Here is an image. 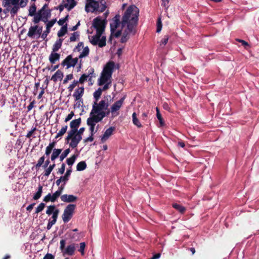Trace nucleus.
Listing matches in <instances>:
<instances>
[{"instance_id":"nucleus-1","label":"nucleus","mask_w":259,"mask_h":259,"mask_svg":"<svg viewBox=\"0 0 259 259\" xmlns=\"http://www.w3.org/2000/svg\"><path fill=\"white\" fill-rule=\"evenodd\" d=\"M139 14V9L131 5L124 12L121 21L120 16L116 15L110 21L111 36L118 37L121 35V42H126L136 32ZM109 40H111V37Z\"/></svg>"},{"instance_id":"nucleus-2","label":"nucleus","mask_w":259,"mask_h":259,"mask_svg":"<svg viewBox=\"0 0 259 259\" xmlns=\"http://www.w3.org/2000/svg\"><path fill=\"white\" fill-rule=\"evenodd\" d=\"M108 106V103L105 100H102L99 102H93L90 116L87 121L96 124L101 122L109 114V112L106 111Z\"/></svg>"},{"instance_id":"nucleus-3","label":"nucleus","mask_w":259,"mask_h":259,"mask_svg":"<svg viewBox=\"0 0 259 259\" xmlns=\"http://www.w3.org/2000/svg\"><path fill=\"white\" fill-rule=\"evenodd\" d=\"M93 27L96 30V34L93 36H89L91 43L94 45H98L102 48L106 46V36H102L105 30V22L99 17L95 18L93 21Z\"/></svg>"},{"instance_id":"nucleus-4","label":"nucleus","mask_w":259,"mask_h":259,"mask_svg":"<svg viewBox=\"0 0 259 259\" xmlns=\"http://www.w3.org/2000/svg\"><path fill=\"white\" fill-rule=\"evenodd\" d=\"M114 68L115 63L113 62H109L106 64L98 80L99 85H102L106 82H111L112 75Z\"/></svg>"},{"instance_id":"nucleus-5","label":"nucleus","mask_w":259,"mask_h":259,"mask_svg":"<svg viewBox=\"0 0 259 259\" xmlns=\"http://www.w3.org/2000/svg\"><path fill=\"white\" fill-rule=\"evenodd\" d=\"M106 8V3L103 1L87 0L85 10L87 12L99 11L103 12Z\"/></svg>"},{"instance_id":"nucleus-6","label":"nucleus","mask_w":259,"mask_h":259,"mask_svg":"<svg viewBox=\"0 0 259 259\" xmlns=\"http://www.w3.org/2000/svg\"><path fill=\"white\" fill-rule=\"evenodd\" d=\"M46 212L48 215H52L51 218L49 220L47 226V230H49L52 227L56 224L59 213V210L58 208H56L55 205H51L47 207Z\"/></svg>"},{"instance_id":"nucleus-7","label":"nucleus","mask_w":259,"mask_h":259,"mask_svg":"<svg viewBox=\"0 0 259 259\" xmlns=\"http://www.w3.org/2000/svg\"><path fill=\"white\" fill-rule=\"evenodd\" d=\"M60 249L63 256L65 255H73L75 253L76 247L78 246L77 244L72 243L67 246H65L66 241L64 239H62L60 242Z\"/></svg>"},{"instance_id":"nucleus-8","label":"nucleus","mask_w":259,"mask_h":259,"mask_svg":"<svg viewBox=\"0 0 259 259\" xmlns=\"http://www.w3.org/2000/svg\"><path fill=\"white\" fill-rule=\"evenodd\" d=\"M51 16V11L50 10H39L33 17V22L35 24H37L40 21L46 23L48 22V20L49 18H50Z\"/></svg>"},{"instance_id":"nucleus-9","label":"nucleus","mask_w":259,"mask_h":259,"mask_svg":"<svg viewBox=\"0 0 259 259\" xmlns=\"http://www.w3.org/2000/svg\"><path fill=\"white\" fill-rule=\"evenodd\" d=\"M75 205L73 204H68L64 209V212L62 215V220L64 223H68L72 218Z\"/></svg>"},{"instance_id":"nucleus-10","label":"nucleus","mask_w":259,"mask_h":259,"mask_svg":"<svg viewBox=\"0 0 259 259\" xmlns=\"http://www.w3.org/2000/svg\"><path fill=\"white\" fill-rule=\"evenodd\" d=\"M69 137V132L68 133L67 136L65 138L66 143H69V147L72 149L76 148L78 143L82 139V137L74 134L70 137Z\"/></svg>"},{"instance_id":"nucleus-11","label":"nucleus","mask_w":259,"mask_h":259,"mask_svg":"<svg viewBox=\"0 0 259 259\" xmlns=\"http://www.w3.org/2000/svg\"><path fill=\"white\" fill-rule=\"evenodd\" d=\"M42 27L38 25L31 26L28 30L27 35L31 38L38 39L42 33Z\"/></svg>"},{"instance_id":"nucleus-12","label":"nucleus","mask_w":259,"mask_h":259,"mask_svg":"<svg viewBox=\"0 0 259 259\" xmlns=\"http://www.w3.org/2000/svg\"><path fill=\"white\" fill-rule=\"evenodd\" d=\"M125 99V96H124L119 100L115 102L110 108V111L113 116H116L118 115V111L120 110L121 107L122 106L124 100Z\"/></svg>"},{"instance_id":"nucleus-13","label":"nucleus","mask_w":259,"mask_h":259,"mask_svg":"<svg viewBox=\"0 0 259 259\" xmlns=\"http://www.w3.org/2000/svg\"><path fill=\"white\" fill-rule=\"evenodd\" d=\"M78 62V58H73L71 55H68L62 61L61 65L63 66H66V68L68 69L71 67H74Z\"/></svg>"},{"instance_id":"nucleus-14","label":"nucleus","mask_w":259,"mask_h":259,"mask_svg":"<svg viewBox=\"0 0 259 259\" xmlns=\"http://www.w3.org/2000/svg\"><path fill=\"white\" fill-rule=\"evenodd\" d=\"M87 124L89 126L90 136L89 137L87 138L86 139H84V142H92L94 140L93 136L97 132L98 125L97 127V129L95 130L96 124L94 123L89 122L88 121H87Z\"/></svg>"},{"instance_id":"nucleus-15","label":"nucleus","mask_w":259,"mask_h":259,"mask_svg":"<svg viewBox=\"0 0 259 259\" xmlns=\"http://www.w3.org/2000/svg\"><path fill=\"white\" fill-rule=\"evenodd\" d=\"M81 123V118H78V119H76L73 120L71 121L70 123V126L71 127V130L69 131V137L71 135L75 134L76 131H77V128L79 127Z\"/></svg>"},{"instance_id":"nucleus-16","label":"nucleus","mask_w":259,"mask_h":259,"mask_svg":"<svg viewBox=\"0 0 259 259\" xmlns=\"http://www.w3.org/2000/svg\"><path fill=\"white\" fill-rule=\"evenodd\" d=\"M84 92V89L83 87H79L75 90V92L73 94V97L74 98L76 101L78 102L81 101V98L83 95Z\"/></svg>"},{"instance_id":"nucleus-17","label":"nucleus","mask_w":259,"mask_h":259,"mask_svg":"<svg viewBox=\"0 0 259 259\" xmlns=\"http://www.w3.org/2000/svg\"><path fill=\"white\" fill-rule=\"evenodd\" d=\"M115 127L114 126H111L107 129L104 132V134L101 138V140L102 143L106 142L109 137L113 134Z\"/></svg>"},{"instance_id":"nucleus-18","label":"nucleus","mask_w":259,"mask_h":259,"mask_svg":"<svg viewBox=\"0 0 259 259\" xmlns=\"http://www.w3.org/2000/svg\"><path fill=\"white\" fill-rule=\"evenodd\" d=\"M94 69H91L89 70L90 73L88 74H83L80 77L78 82L80 83H83L86 80L91 81L93 76Z\"/></svg>"},{"instance_id":"nucleus-19","label":"nucleus","mask_w":259,"mask_h":259,"mask_svg":"<svg viewBox=\"0 0 259 259\" xmlns=\"http://www.w3.org/2000/svg\"><path fill=\"white\" fill-rule=\"evenodd\" d=\"M62 201L67 203L73 202L77 200V197L73 195L64 194L61 196Z\"/></svg>"},{"instance_id":"nucleus-20","label":"nucleus","mask_w":259,"mask_h":259,"mask_svg":"<svg viewBox=\"0 0 259 259\" xmlns=\"http://www.w3.org/2000/svg\"><path fill=\"white\" fill-rule=\"evenodd\" d=\"M58 197H59L55 194V193H54L53 194L49 193L44 197L43 201L46 202L49 201L54 202L57 200Z\"/></svg>"},{"instance_id":"nucleus-21","label":"nucleus","mask_w":259,"mask_h":259,"mask_svg":"<svg viewBox=\"0 0 259 259\" xmlns=\"http://www.w3.org/2000/svg\"><path fill=\"white\" fill-rule=\"evenodd\" d=\"M60 57V55L57 53V52L52 51L49 56V61L52 64H55V62L59 60Z\"/></svg>"},{"instance_id":"nucleus-22","label":"nucleus","mask_w":259,"mask_h":259,"mask_svg":"<svg viewBox=\"0 0 259 259\" xmlns=\"http://www.w3.org/2000/svg\"><path fill=\"white\" fill-rule=\"evenodd\" d=\"M20 0H4L3 6L7 8H11V5L19 6Z\"/></svg>"},{"instance_id":"nucleus-23","label":"nucleus","mask_w":259,"mask_h":259,"mask_svg":"<svg viewBox=\"0 0 259 259\" xmlns=\"http://www.w3.org/2000/svg\"><path fill=\"white\" fill-rule=\"evenodd\" d=\"M63 77V74L61 71L58 70L52 76L51 80L56 82L58 80H61Z\"/></svg>"},{"instance_id":"nucleus-24","label":"nucleus","mask_w":259,"mask_h":259,"mask_svg":"<svg viewBox=\"0 0 259 259\" xmlns=\"http://www.w3.org/2000/svg\"><path fill=\"white\" fill-rule=\"evenodd\" d=\"M61 152V149H56L54 148L52 154L51 156V160L53 161H54L55 160L59 157Z\"/></svg>"},{"instance_id":"nucleus-25","label":"nucleus","mask_w":259,"mask_h":259,"mask_svg":"<svg viewBox=\"0 0 259 259\" xmlns=\"http://www.w3.org/2000/svg\"><path fill=\"white\" fill-rule=\"evenodd\" d=\"M56 144V142H52L49 143V145L46 147L45 150V155L47 156H49L50 155L52 151H53L54 148L55 147Z\"/></svg>"},{"instance_id":"nucleus-26","label":"nucleus","mask_w":259,"mask_h":259,"mask_svg":"<svg viewBox=\"0 0 259 259\" xmlns=\"http://www.w3.org/2000/svg\"><path fill=\"white\" fill-rule=\"evenodd\" d=\"M63 39L61 38L58 39L54 44L52 48V51L57 52L61 47Z\"/></svg>"},{"instance_id":"nucleus-27","label":"nucleus","mask_w":259,"mask_h":259,"mask_svg":"<svg viewBox=\"0 0 259 259\" xmlns=\"http://www.w3.org/2000/svg\"><path fill=\"white\" fill-rule=\"evenodd\" d=\"M66 3L65 4V8L68 11L73 9L76 5L74 0H66Z\"/></svg>"},{"instance_id":"nucleus-28","label":"nucleus","mask_w":259,"mask_h":259,"mask_svg":"<svg viewBox=\"0 0 259 259\" xmlns=\"http://www.w3.org/2000/svg\"><path fill=\"white\" fill-rule=\"evenodd\" d=\"M42 186L39 185L36 192L34 194L33 199L35 200H38L40 198L42 193Z\"/></svg>"},{"instance_id":"nucleus-29","label":"nucleus","mask_w":259,"mask_h":259,"mask_svg":"<svg viewBox=\"0 0 259 259\" xmlns=\"http://www.w3.org/2000/svg\"><path fill=\"white\" fill-rule=\"evenodd\" d=\"M102 92L101 88H99L93 94L94 101V102H98L99 99H100Z\"/></svg>"},{"instance_id":"nucleus-30","label":"nucleus","mask_w":259,"mask_h":259,"mask_svg":"<svg viewBox=\"0 0 259 259\" xmlns=\"http://www.w3.org/2000/svg\"><path fill=\"white\" fill-rule=\"evenodd\" d=\"M67 32V24L62 26L61 29L58 31L57 35L60 37L63 36Z\"/></svg>"},{"instance_id":"nucleus-31","label":"nucleus","mask_w":259,"mask_h":259,"mask_svg":"<svg viewBox=\"0 0 259 259\" xmlns=\"http://www.w3.org/2000/svg\"><path fill=\"white\" fill-rule=\"evenodd\" d=\"M90 50L88 47H85L83 48L82 51L80 53V55L78 56V59H81L82 58L88 56L89 54Z\"/></svg>"},{"instance_id":"nucleus-32","label":"nucleus","mask_w":259,"mask_h":259,"mask_svg":"<svg viewBox=\"0 0 259 259\" xmlns=\"http://www.w3.org/2000/svg\"><path fill=\"white\" fill-rule=\"evenodd\" d=\"M87 167V164L85 161H82L78 163L76 165V170L77 171H82L84 170Z\"/></svg>"},{"instance_id":"nucleus-33","label":"nucleus","mask_w":259,"mask_h":259,"mask_svg":"<svg viewBox=\"0 0 259 259\" xmlns=\"http://www.w3.org/2000/svg\"><path fill=\"white\" fill-rule=\"evenodd\" d=\"M132 119L133 123L136 125L138 127H142V124L139 121V119L137 118V114L135 112H134L132 114Z\"/></svg>"},{"instance_id":"nucleus-34","label":"nucleus","mask_w":259,"mask_h":259,"mask_svg":"<svg viewBox=\"0 0 259 259\" xmlns=\"http://www.w3.org/2000/svg\"><path fill=\"white\" fill-rule=\"evenodd\" d=\"M172 206L174 208H175L176 210H177L180 212L183 213L186 210V208L183 206L178 204V203H174L172 204Z\"/></svg>"},{"instance_id":"nucleus-35","label":"nucleus","mask_w":259,"mask_h":259,"mask_svg":"<svg viewBox=\"0 0 259 259\" xmlns=\"http://www.w3.org/2000/svg\"><path fill=\"white\" fill-rule=\"evenodd\" d=\"M55 167V163H53V164H51L49 166H48L45 170L44 176H46V177H48L50 175V174L51 173V172L52 171V170H53V169Z\"/></svg>"},{"instance_id":"nucleus-36","label":"nucleus","mask_w":259,"mask_h":259,"mask_svg":"<svg viewBox=\"0 0 259 259\" xmlns=\"http://www.w3.org/2000/svg\"><path fill=\"white\" fill-rule=\"evenodd\" d=\"M77 155L74 154V155H73L71 157L67 158L66 159V163H67V164L68 165L70 166V167H71V166L75 162V160L77 158Z\"/></svg>"},{"instance_id":"nucleus-37","label":"nucleus","mask_w":259,"mask_h":259,"mask_svg":"<svg viewBox=\"0 0 259 259\" xmlns=\"http://www.w3.org/2000/svg\"><path fill=\"white\" fill-rule=\"evenodd\" d=\"M68 128L67 125H64L62 127L61 130L59 131V132L57 133V135L55 137L56 139H57L58 138L60 137H62L67 131Z\"/></svg>"},{"instance_id":"nucleus-38","label":"nucleus","mask_w":259,"mask_h":259,"mask_svg":"<svg viewBox=\"0 0 259 259\" xmlns=\"http://www.w3.org/2000/svg\"><path fill=\"white\" fill-rule=\"evenodd\" d=\"M13 7H12L11 9H9V8H7L8 10L10 11L11 15L12 16H14L17 13L19 9V6H15L13 5Z\"/></svg>"},{"instance_id":"nucleus-39","label":"nucleus","mask_w":259,"mask_h":259,"mask_svg":"<svg viewBox=\"0 0 259 259\" xmlns=\"http://www.w3.org/2000/svg\"><path fill=\"white\" fill-rule=\"evenodd\" d=\"M79 33L78 31H76L71 34L69 40L70 41L73 42L79 39Z\"/></svg>"},{"instance_id":"nucleus-40","label":"nucleus","mask_w":259,"mask_h":259,"mask_svg":"<svg viewBox=\"0 0 259 259\" xmlns=\"http://www.w3.org/2000/svg\"><path fill=\"white\" fill-rule=\"evenodd\" d=\"M36 7L35 4L32 5L29 9V15L30 16H34L35 15Z\"/></svg>"},{"instance_id":"nucleus-41","label":"nucleus","mask_w":259,"mask_h":259,"mask_svg":"<svg viewBox=\"0 0 259 259\" xmlns=\"http://www.w3.org/2000/svg\"><path fill=\"white\" fill-rule=\"evenodd\" d=\"M85 246H86L85 243L84 242H81L79 244V248L78 250L79 252H80V254L81 255H84V249L85 248Z\"/></svg>"},{"instance_id":"nucleus-42","label":"nucleus","mask_w":259,"mask_h":259,"mask_svg":"<svg viewBox=\"0 0 259 259\" xmlns=\"http://www.w3.org/2000/svg\"><path fill=\"white\" fill-rule=\"evenodd\" d=\"M156 117H157V119H158L160 125L161 126H162L164 124V122L163 121L161 114L160 113L159 110L157 107L156 108Z\"/></svg>"},{"instance_id":"nucleus-43","label":"nucleus","mask_w":259,"mask_h":259,"mask_svg":"<svg viewBox=\"0 0 259 259\" xmlns=\"http://www.w3.org/2000/svg\"><path fill=\"white\" fill-rule=\"evenodd\" d=\"M65 185L61 184L59 186L58 189L55 192V194L59 197L62 193L63 190L65 188Z\"/></svg>"},{"instance_id":"nucleus-44","label":"nucleus","mask_w":259,"mask_h":259,"mask_svg":"<svg viewBox=\"0 0 259 259\" xmlns=\"http://www.w3.org/2000/svg\"><path fill=\"white\" fill-rule=\"evenodd\" d=\"M45 207V204L44 203H40L37 207L35 209V213H38L39 212L41 211Z\"/></svg>"},{"instance_id":"nucleus-45","label":"nucleus","mask_w":259,"mask_h":259,"mask_svg":"<svg viewBox=\"0 0 259 259\" xmlns=\"http://www.w3.org/2000/svg\"><path fill=\"white\" fill-rule=\"evenodd\" d=\"M56 19H52L51 21H48L46 22V28L50 29L51 27L53 26L54 24L56 23Z\"/></svg>"},{"instance_id":"nucleus-46","label":"nucleus","mask_w":259,"mask_h":259,"mask_svg":"<svg viewBox=\"0 0 259 259\" xmlns=\"http://www.w3.org/2000/svg\"><path fill=\"white\" fill-rule=\"evenodd\" d=\"M78 83H79L78 80H74L68 88L69 92H71L73 90L74 88L77 85Z\"/></svg>"},{"instance_id":"nucleus-47","label":"nucleus","mask_w":259,"mask_h":259,"mask_svg":"<svg viewBox=\"0 0 259 259\" xmlns=\"http://www.w3.org/2000/svg\"><path fill=\"white\" fill-rule=\"evenodd\" d=\"M45 159V155L41 156L38 160L37 163L36 164V167H40L42 164L44 163Z\"/></svg>"},{"instance_id":"nucleus-48","label":"nucleus","mask_w":259,"mask_h":259,"mask_svg":"<svg viewBox=\"0 0 259 259\" xmlns=\"http://www.w3.org/2000/svg\"><path fill=\"white\" fill-rule=\"evenodd\" d=\"M50 32V29L46 28V30L43 32V33H41L40 37H41V38L43 39H45L47 37Z\"/></svg>"},{"instance_id":"nucleus-49","label":"nucleus","mask_w":259,"mask_h":259,"mask_svg":"<svg viewBox=\"0 0 259 259\" xmlns=\"http://www.w3.org/2000/svg\"><path fill=\"white\" fill-rule=\"evenodd\" d=\"M68 15H67L65 17L60 19L58 21V24L60 26H64V23L66 22V21H67V20L68 19Z\"/></svg>"},{"instance_id":"nucleus-50","label":"nucleus","mask_w":259,"mask_h":259,"mask_svg":"<svg viewBox=\"0 0 259 259\" xmlns=\"http://www.w3.org/2000/svg\"><path fill=\"white\" fill-rule=\"evenodd\" d=\"M168 36L167 35H165L164 37L161 39L160 41V46H165L168 42Z\"/></svg>"},{"instance_id":"nucleus-51","label":"nucleus","mask_w":259,"mask_h":259,"mask_svg":"<svg viewBox=\"0 0 259 259\" xmlns=\"http://www.w3.org/2000/svg\"><path fill=\"white\" fill-rule=\"evenodd\" d=\"M161 28H162V23H161V21L160 20V18H159L157 21L156 32L158 33L160 32V31L161 30Z\"/></svg>"},{"instance_id":"nucleus-52","label":"nucleus","mask_w":259,"mask_h":259,"mask_svg":"<svg viewBox=\"0 0 259 259\" xmlns=\"http://www.w3.org/2000/svg\"><path fill=\"white\" fill-rule=\"evenodd\" d=\"M59 178L61 180V183H62V184L65 185L69 179L68 177H66L65 175L60 177Z\"/></svg>"},{"instance_id":"nucleus-53","label":"nucleus","mask_w":259,"mask_h":259,"mask_svg":"<svg viewBox=\"0 0 259 259\" xmlns=\"http://www.w3.org/2000/svg\"><path fill=\"white\" fill-rule=\"evenodd\" d=\"M81 48H83V43L82 42H79L77 46L74 49V51L79 52L81 50Z\"/></svg>"},{"instance_id":"nucleus-54","label":"nucleus","mask_w":259,"mask_h":259,"mask_svg":"<svg viewBox=\"0 0 259 259\" xmlns=\"http://www.w3.org/2000/svg\"><path fill=\"white\" fill-rule=\"evenodd\" d=\"M65 169V164L64 163H63L61 164V167L58 169L57 173L59 174H60V175H62L64 172Z\"/></svg>"},{"instance_id":"nucleus-55","label":"nucleus","mask_w":259,"mask_h":259,"mask_svg":"<svg viewBox=\"0 0 259 259\" xmlns=\"http://www.w3.org/2000/svg\"><path fill=\"white\" fill-rule=\"evenodd\" d=\"M103 88H101L102 92L107 90L111 86V82H106L103 84Z\"/></svg>"},{"instance_id":"nucleus-56","label":"nucleus","mask_w":259,"mask_h":259,"mask_svg":"<svg viewBox=\"0 0 259 259\" xmlns=\"http://www.w3.org/2000/svg\"><path fill=\"white\" fill-rule=\"evenodd\" d=\"M74 115V112L73 111H71L65 118L64 121L67 122L71 120L73 116Z\"/></svg>"},{"instance_id":"nucleus-57","label":"nucleus","mask_w":259,"mask_h":259,"mask_svg":"<svg viewBox=\"0 0 259 259\" xmlns=\"http://www.w3.org/2000/svg\"><path fill=\"white\" fill-rule=\"evenodd\" d=\"M70 152L69 148L65 149L62 153L60 154L64 158H66Z\"/></svg>"},{"instance_id":"nucleus-58","label":"nucleus","mask_w":259,"mask_h":259,"mask_svg":"<svg viewBox=\"0 0 259 259\" xmlns=\"http://www.w3.org/2000/svg\"><path fill=\"white\" fill-rule=\"evenodd\" d=\"M73 76L72 74H69L66 75V77L63 80V83H66L68 80H71L73 78Z\"/></svg>"},{"instance_id":"nucleus-59","label":"nucleus","mask_w":259,"mask_h":259,"mask_svg":"<svg viewBox=\"0 0 259 259\" xmlns=\"http://www.w3.org/2000/svg\"><path fill=\"white\" fill-rule=\"evenodd\" d=\"M84 127H81L78 131H76L75 134L77 135H79L82 137V135L84 131Z\"/></svg>"},{"instance_id":"nucleus-60","label":"nucleus","mask_w":259,"mask_h":259,"mask_svg":"<svg viewBox=\"0 0 259 259\" xmlns=\"http://www.w3.org/2000/svg\"><path fill=\"white\" fill-rule=\"evenodd\" d=\"M28 0H20L19 5L20 7L23 8L25 7L27 5Z\"/></svg>"},{"instance_id":"nucleus-61","label":"nucleus","mask_w":259,"mask_h":259,"mask_svg":"<svg viewBox=\"0 0 259 259\" xmlns=\"http://www.w3.org/2000/svg\"><path fill=\"white\" fill-rule=\"evenodd\" d=\"M161 5L167 9L168 8L169 0H161Z\"/></svg>"},{"instance_id":"nucleus-62","label":"nucleus","mask_w":259,"mask_h":259,"mask_svg":"<svg viewBox=\"0 0 259 259\" xmlns=\"http://www.w3.org/2000/svg\"><path fill=\"white\" fill-rule=\"evenodd\" d=\"M71 172H72L71 167H70L69 168L67 169L64 175L69 179Z\"/></svg>"},{"instance_id":"nucleus-63","label":"nucleus","mask_w":259,"mask_h":259,"mask_svg":"<svg viewBox=\"0 0 259 259\" xmlns=\"http://www.w3.org/2000/svg\"><path fill=\"white\" fill-rule=\"evenodd\" d=\"M43 259H54V256L51 253H47L43 258Z\"/></svg>"},{"instance_id":"nucleus-64","label":"nucleus","mask_w":259,"mask_h":259,"mask_svg":"<svg viewBox=\"0 0 259 259\" xmlns=\"http://www.w3.org/2000/svg\"><path fill=\"white\" fill-rule=\"evenodd\" d=\"M35 205V203H32L30 205H29L27 207H26V210L28 211H31V210L33 209V206L34 205Z\"/></svg>"}]
</instances>
